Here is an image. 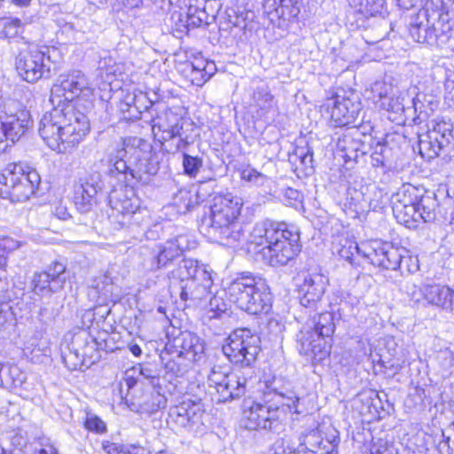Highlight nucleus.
Listing matches in <instances>:
<instances>
[{
    "label": "nucleus",
    "instance_id": "obj_33",
    "mask_svg": "<svg viewBox=\"0 0 454 454\" xmlns=\"http://www.w3.org/2000/svg\"><path fill=\"white\" fill-rule=\"evenodd\" d=\"M171 279H178L183 283L190 278L208 277V272L200 266L197 260L192 258H184L181 260L176 268L170 271L168 275Z\"/></svg>",
    "mask_w": 454,
    "mask_h": 454
},
{
    "label": "nucleus",
    "instance_id": "obj_2",
    "mask_svg": "<svg viewBox=\"0 0 454 454\" xmlns=\"http://www.w3.org/2000/svg\"><path fill=\"white\" fill-rule=\"evenodd\" d=\"M248 241L262 247L257 256L272 267L286 265L299 254L301 247L295 227L269 219L255 223Z\"/></svg>",
    "mask_w": 454,
    "mask_h": 454
},
{
    "label": "nucleus",
    "instance_id": "obj_56",
    "mask_svg": "<svg viewBox=\"0 0 454 454\" xmlns=\"http://www.w3.org/2000/svg\"><path fill=\"white\" fill-rule=\"evenodd\" d=\"M90 337V332L88 329L84 328L83 325H75L72 327L64 336L65 340H74V339L88 340Z\"/></svg>",
    "mask_w": 454,
    "mask_h": 454
},
{
    "label": "nucleus",
    "instance_id": "obj_46",
    "mask_svg": "<svg viewBox=\"0 0 454 454\" xmlns=\"http://www.w3.org/2000/svg\"><path fill=\"white\" fill-rule=\"evenodd\" d=\"M126 220L128 221L126 226L134 224L142 227L143 229H146L151 224L150 211L146 207H142L140 206L139 208L135 210L129 217H127Z\"/></svg>",
    "mask_w": 454,
    "mask_h": 454
},
{
    "label": "nucleus",
    "instance_id": "obj_61",
    "mask_svg": "<svg viewBox=\"0 0 454 454\" xmlns=\"http://www.w3.org/2000/svg\"><path fill=\"white\" fill-rule=\"evenodd\" d=\"M20 246L19 241L9 237H4L0 239V250L4 254L19 248Z\"/></svg>",
    "mask_w": 454,
    "mask_h": 454
},
{
    "label": "nucleus",
    "instance_id": "obj_12",
    "mask_svg": "<svg viewBox=\"0 0 454 454\" xmlns=\"http://www.w3.org/2000/svg\"><path fill=\"white\" fill-rule=\"evenodd\" d=\"M362 105L358 95L353 91L341 90L333 98L331 120L335 126L359 125L356 121L361 114Z\"/></svg>",
    "mask_w": 454,
    "mask_h": 454
},
{
    "label": "nucleus",
    "instance_id": "obj_43",
    "mask_svg": "<svg viewBox=\"0 0 454 454\" xmlns=\"http://www.w3.org/2000/svg\"><path fill=\"white\" fill-rule=\"evenodd\" d=\"M231 311L228 303L225 302L223 297L214 295L210 298L208 302V310L207 312L209 321L229 317Z\"/></svg>",
    "mask_w": 454,
    "mask_h": 454
},
{
    "label": "nucleus",
    "instance_id": "obj_16",
    "mask_svg": "<svg viewBox=\"0 0 454 454\" xmlns=\"http://www.w3.org/2000/svg\"><path fill=\"white\" fill-rule=\"evenodd\" d=\"M204 410L200 402L184 400L178 405L171 408L169 420L180 428L191 433H200L204 426L202 418Z\"/></svg>",
    "mask_w": 454,
    "mask_h": 454
},
{
    "label": "nucleus",
    "instance_id": "obj_29",
    "mask_svg": "<svg viewBox=\"0 0 454 454\" xmlns=\"http://www.w3.org/2000/svg\"><path fill=\"white\" fill-rule=\"evenodd\" d=\"M249 299V307H246L244 311L252 315L268 313L271 308L272 296L264 279L257 280V286Z\"/></svg>",
    "mask_w": 454,
    "mask_h": 454
},
{
    "label": "nucleus",
    "instance_id": "obj_17",
    "mask_svg": "<svg viewBox=\"0 0 454 454\" xmlns=\"http://www.w3.org/2000/svg\"><path fill=\"white\" fill-rule=\"evenodd\" d=\"M108 199L112 208L111 217L121 227H126L127 217H129L141 206V200L131 186H124L112 191Z\"/></svg>",
    "mask_w": 454,
    "mask_h": 454
},
{
    "label": "nucleus",
    "instance_id": "obj_54",
    "mask_svg": "<svg viewBox=\"0 0 454 454\" xmlns=\"http://www.w3.org/2000/svg\"><path fill=\"white\" fill-rule=\"evenodd\" d=\"M204 335L207 339H212L214 337H221L223 340L227 337L231 333L227 332L226 329H223L222 325L218 324V322L211 320L209 325H207L204 329Z\"/></svg>",
    "mask_w": 454,
    "mask_h": 454
},
{
    "label": "nucleus",
    "instance_id": "obj_14",
    "mask_svg": "<svg viewBox=\"0 0 454 454\" xmlns=\"http://www.w3.org/2000/svg\"><path fill=\"white\" fill-rule=\"evenodd\" d=\"M105 190L102 175L98 171L89 173L75 186L74 202L81 213L91 211L98 204V195Z\"/></svg>",
    "mask_w": 454,
    "mask_h": 454
},
{
    "label": "nucleus",
    "instance_id": "obj_4",
    "mask_svg": "<svg viewBox=\"0 0 454 454\" xmlns=\"http://www.w3.org/2000/svg\"><path fill=\"white\" fill-rule=\"evenodd\" d=\"M108 163L110 174L141 184H147L159 170L151 145L137 137L123 139L110 154Z\"/></svg>",
    "mask_w": 454,
    "mask_h": 454
},
{
    "label": "nucleus",
    "instance_id": "obj_47",
    "mask_svg": "<svg viewBox=\"0 0 454 454\" xmlns=\"http://www.w3.org/2000/svg\"><path fill=\"white\" fill-rule=\"evenodd\" d=\"M8 284L0 278V325H4L12 316L11 306L7 302Z\"/></svg>",
    "mask_w": 454,
    "mask_h": 454
},
{
    "label": "nucleus",
    "instance_id": "obj_31",
    "mask_svg": "<svg viewBox=\"0 0 454 454\" xmlns=\"http://www.w3.org/2000/svg\"><path fill=\"white\" fill-rule=\"evenodd\" d=\"M125 403L131 411L151 414L165 406L166 398L157 390L151 394H144L140 398H126Z\"/></svg>",
    "mask_w": 454,
    "mask_h": 454
},
{
    "label": "nucleus",
    "instance_id": "obj_23",
    "mask_svg": "<svg viewBox=\"0 0 454 454\" xmlns=\"http://www.w3.org/2000/svg\"><path fill=\"white\" fill-rule=\"evenodd\" d=\"M418 29L410 28V35L415 42L426 43L432 47H439L447 43L450 37L449 33L451 31V25L450 22L442 24L441 34H437L439 27H436L435 22L431 23L430 20L427 19L426 28H423L424 34L419 35Z\"/></svg>",
    "mask_w": 454,
    "mask_h": 454
},
{
    "label": "nucleus",
    "instance_id": "obj_40",
    "mask_svg": "<svg viewBox=\"0 0 454 454\" xmlns=\"http://www.w3.org/2000/svg\"><path fill=\"white\" fill-rule=\"evenodd\" d=\"M113 294V282L106 274H101L95 278L90 287L88 295L90 299L99 301H106Z\"/></svg>",
    "mask_w": 454,
    "mask_h": 454
},
{
    "label": "nucleus",
    "instance_id": "obj_58",
    "mask_svg": "<svg viewBox=\"0 0 454 454\" xmlns=\"http://www.w3.org/2000/svg\"><path fill=\"white\" fill-rule=\"evenodd\" d=\"M387 148L385 145L380 143L374 148L373 153L371 155L372 164L373 167H383L385 164L386 153Z\"/></svg>",
    "mask_w": 454,
    "mask_h": 454
},
{
    "label": "nucleus",
    "instance_id": "obj_11",
    "mask_svg": "<svg viewBox=\"0 0 454 454\" xmlns=\"http://www.w3.org/2000/svg\"><path fill=\"white\" fill-rule=\"evenodd\" d=\"M209 387L215 388L219 402H228L240 397L245 393L246 380H242L224 368L214 366L207 375Z\"/></svg>",
    "mask_w": 454,
    "mask_h": 454
},
{
    "label": "nucleus",
    "instance_id": "obj_22",
    "mask_svg": "<svg viewBox=\"0 0 454 454\" xmlns=\"http://www.w3.org/2000/svg\"><path fill=\"white\" fill-rule=\"evenodd\" d=\"M162 345L160 352L161 360L183 358L189 362L199 361L204 353L203 342H160Z\"/></svg>",
    "mask_w": 454,
    "mask_h": 454
},
{
    "label": "nucleus",
    "instance_id": "obj_63",
    "mask_svg": "<svg viewBox=\"0 0 454 454\" xmlns=\"http://www.w3.org/2000/svg\"><path fill=\"white\" fill-rule=\"evenodd\" d=\"M176 16L177 17V20L176 21V30L180 32L188 31L190 28H192L191 26H185V16H183L180 13H174L172 15V19L175 20Z\"/></svg>",
    "mask_w": 454,
    "mask_h": 454
},
{
    "label": "nucleus",
    "instance_id": "obj_48",
    "mask_svg": "<svg viewBox=\"0 0 454 454\" xmlns=\"http://www.w3.org/2000/svg\"><path fill=\"white\" fill-rule=\"evenodd\" d=\"M0 27H2L1 34L6 38H12L19 34L22 22L18 18H1Z\"/></svg>",
    "mask_w": 454,
    "mask_h": 454
},
{
    "label": "nucleus",
    "instance_id": "obj_59",
    "mask_svg": "<svg viewBox=\"0 0 454 454\" xmlns=\"http://www.w3.org/2000/svg\"><path fill=\"white\" fill-rule=\"evenodd\" d=\"M242 178L248 182H252L257 185H262L264 182L267 180L266 176L262 175V173L258 172L254 168L244 170L242 172Z\"/></svg>",
    "mask_w": 454,
    "mask_h": 454
},
{
    "label": "nucleus",
    "instance_id": "obj_44",
    "mask_svg": "<svg viewBox=\"0 0 454 454\" xmlns=\"http://www.w3.org/2000/svg\"><path fill=\"white\" fill-rule=\"evenodd\" d=\"M173 152L176 151L174 150ZM181 152L183 153L182 165L184 174L190 177H195L203 166L202 158L199 156H192L185 153L184 150Z\"/></svg>",
    "mask_w": 454,
    "mask_h": 454
},
{
    "label": "nucleus",
    "instance_id": "obj_10",
    "mask_svg": "<svg viewBox=\"0 0 454 454\" xmlns=\"http://www.w3.org/2000/svg\"><path fill=\"white\" fill-rule=\"evenodd\" d=\"M417 188L411 185L403 187L392 197V210L396 221L404 226L413 229L420 223L418 214Z\"/></svg>",
    "mask_w": 454,
    "mask_h": 454
},
{
    "label": "nucleus",
    "instance_id": "obj_52",
    "mask_svg": "<svg viewBox=\"0 0 454 454\" xmlns=\"http://www.w3.org/2000/svg\"><path fill=\"white\" fill-rule=\"evenodd\" d=\"M403 101V98L399 96H395V92H393L392 95L380 103V107L387 112L402 114L404 112V105Z\"/></svg>",
    "mask_w": 454,
    "mask_h": 454
},
{
    "label": "nucleus",
    "instance_id": "obj_9",
    "mask_svg": "<svg viewBox=\"0 0 454 454\" xmlns=\"http://www.w3.org/2000/svg\"><path fill=\"white\" fill-rule=\"evenodd\" d=\"M51 59L50 50L27 47L16 57L15 67L19 75L27 82H35L51 75Z\"/></svg>",
    "mask_w": 454,
    "mask_h": 454
},
{
    "label": "nucleus",
    "instance_id": "obj_8",
    "mask_svg": "<svg viewBox=\"0 0 454 454\" xmlns=\"http://www.w3.org/2000/svg\"><path fill=\"white\" fill-rule=\"evenodd\" d=\"M300 443L294 451L286 452V441L278 439L270 454H338L337 447L340 442L337 435L326 437L321 428L309 430L300 436Z\"/></svg>",
    "mask_w": 454,
    "mask_h": 454
},
{
    "label": "nucleus",
    "instance_id": "obj_24",
    "mask_svg": "<svg viewBox=\"0 0 454 454\" xmlns=\"http://www.w3.org/2000/svg\"><path fill=\"white\" fill-rule=\"evenodd\" d=\"M32 123L29 111L21 109L14 114L7 115L4 121H2V128L6 139L14 143L26 133Z\"/></svg>",
    "mask_w": 454,
    "mask_h": 454
},
{
    "label": "nucleus",
    "instance_id": "obj_28",
    "mask_svg": "<svg viewBox=\"0 0 454 454\" xmlns=\"http://www.w3.org/2000/svg\"><path fill=\"white\" fill-rule=\"evenodd\" d=\"M338 314L340 318L345 317L344 308L341 304L338 308H332V312L319 314L317 320L312 323V331L309 333V339L315 340V338H330L332 337L335 325L333 323V316Z\"/></svg>",
    "mask_w": 454,
    "mask_h": 454
},
{
    "label": "nucleus",
    "instance_id": "obj_64",
    "mask_svg": "<svg viewBox=\"0 0 454 454\" xmlns=\"http://www.w3.org/2000/svg\"><path fill=\"white\" fill-rule=\"evenodd\" d=\"M53 214L56 217H58L60 220H67L70 216L67 207L61 204L55 206Z\"/></svg>",
    "mask_w": 454,
    "mask_h": 454
},
{
    "label": "nucleus",
    "instance_id": "obj_51",
    "mask_svg": "<svg viewBox=\"0 0 454 454\" xmlns=\"http://www.w3.org/2000/svg\"><path fill=\"white\" fill-rule=\"evenodd\" d=\"M370 195L366 196L367 200H366V202H367V207H366V211H369V210H377L379 208H381L383 207V205H384V200H385V197L383 195V192L381 190L378 189L376 186L372 185L371 186L370 185Z\"/></svg>",
    "mask_w": 454,
    "mask_h": 454
},
{
    "label": "nucleus",
    "instance_id": "obj_5",
    "mask_svg": "<svg viewBox=\"0 0 454 454\" xmlns=\"http://www.w3.org/2000/svg\"><path fill=\"white\" fill-rule=\"evenodd\" d=\"M40 183L41 177L35 168L11 163L0 174V196L12 202H23L35 193Z\"/></svg>",
    "mask_w": 454,
    "mask_h": 454
},
{
    "label": "nucleus",
    "instance_id": "obj_20",
    "mask_svg": "<svg viewBox=\"0 0 454 454\" xmlns=\"http://www.w3.org/2000/svg\"><path fill=\"white\" fill-rule=\"evenodd\" d=\"M189 239L185 235H178L175 239L167 240L164 244L153 250L151 269L158 270L167 267L171 262L178 258L184 251L189 249Z\"/></svg>",
    "mask_w": 454,
    "mask_h": 454
},
{
    "label": "nucleus",
    "instance_id": "obj_13",
    "mask_svg": "<svg viewBox=\"0 0 454 454\" xmlns=\"http://www.w3.org/2000/svg\"><path fill=\"white\" fill-rule=\"evenodd\" d=\"M242 423L248 430H276L279 427L278 409L254 401H246L242 413Z\"/></svg>",
    "mask_w": 454,
    "mask_h": 454
},
{
    "label": "nucleus",
    "instance_id": "obj_38",
    "mask_svg": "<svg viewBox=\"0 0 454 454\" xmlns=\"http://www.w3.org/2000/svg\"><path fill=\"white\" fill-rule=\"evenodd\" d=\"M370 185L356 183L348 186L346 199L350 206L355 207L356 212H365L367 207L366 196L370 195Z\"/></svg>",
    "mask_w": 454,
    "mask_h": 454
},
{
    "label": "nucleus",
    "instance_id": "obj_6",
    "mask_svg": "<svg viewBox=\"0 0 454 454\" xmlns=\"http://www.w3.org/2000/svg\"><path fill=\"white\" fill-rule=\"evenodd\" d=\"M348 248L343 247L340 251L341 257L352 260L354 252L367 259L370 263L385 270H395L399 268L403 259V249L394 247L387 242L372 240L356 244L348 242Z\"/></svg>",
    "mask_w": 454,
    "mask_h": 454
},
{
    "label": "nucleus",
    "instance_id": "obj_18",
    "mask_svg": "<svg viewBox=\"0 0 454 454\" xmlns=\"http://www.w3.org/2000/svg\"><path fill=\"white\" fill-rule=\"evenodd\" d=\"M411 299L419 301L423 297L428 304L442 308V309H454V291L448 286L441 284H423L419 293H410Z\"/></svg>",
    "mask_w": 454,
    "mask_h": 454
},
{
    "label": "nucleus",
    "instance_id": "obj_25",
    "mask_svg": "<svg viewBox=\"0 0 454 454\" xmlns=\"http://www.w3.org/2000/svg\"><path fill=\"white\" fill-rule=\"evenodd\" d=\"M326 280L321 274H308L305 276L301 286V304L306 308H317L325 291Z\"/></svg>",
    "mask_w": 454,
    "mask_h": 454
},
{
    "label": "nucleus",
    "instance_id": "obj_15",
    "mask_svg": "<svg viewBox=\"0 0 454 454\" xmlns=\"http://www.w3.org/2000/svg\"><path fill=\"white\" fill-rule=\"evenodd\" d=\"M452 137V130L449 124L436 123L426 133L419 136V153L427 160L434 159L450 145Z\"/></svg>",
    "mask_w": 454,
    "mask_h": 454
},
{
    "label": "nucleus",
    "instance_id": "obj_35",
    "mask_svg": "<svg viewBox=\"0 0 454 454\" xmlns=\"http://www.w3.org/2000/svg\"><path fill=\"white\" fill-rule=\"evenodd\" d=\"M211 2H206L204 7L190 5L185 14V26H191L192 28L199 27L203 25H209L215 19V12L209 9Z\"/></svg>",
    "mask_w": 454,
    "mask_h": 454
},
{
    "label": "nucleus",
    "instance_id": "obj_42",
    "mask_svg": "<svg viewBox=\"0 0 454 454\" xmlns=\"http://www.w3.org/2000/svg\"><path fill=\"white\" fill-rule=\"evenodd\" d=\"M31 286L33 292L39 296H49L59 291L58 288L53 286L49 273H44V271L34 274Z\"/></svg>",
    "mask_w": 454,
    "mask_h": 454
},
{
    "label": "nucleus",
    "instance_id": "obj_21",
    "mask_svg": "<svg viewBox=\"0 0 454 454\" xmlns=\"http://www.w3.org/2000/svg\"><path fill=\"white\" fill-rule=\"evenodd\" d=\"M363 137L364 136L358 129V125H355L338 138L337 148L346 161H356L359 156L366 153L367 145Z\"/></svg>",
    "mask_w": 454,
    "mask_h": 454
},
{
    "label": "nucleus",
    "instance_id": "obj_45",
    "mask_svg": "<svg viewBox=\"0 0 454 454\" xmlns=\"http://www.w3.org/2000/svg\"><path fill=\"white\" fill-rule=\"evenodd\" d=\"M66 265L62 262H54L51 263L44 273H49V277L53 282V286L60 290L66 282Z\"/></svg>",
    "mask_w": 454,
    "mask_h": 454
},
{
    "label": "nucleus",
    "instance_id": "obj_19",
    "mask_svg": "<svg viewBox=\"0 0 454 454\" xmlns=\"http://www.w3.org/2000/svg\"><path fill=\"white\" fill-rule=\"evenodd\" d=\"M260 278L250 272L239 274L226 288V294L230 301L240 309L245 310L246 307H249V298L254 292L257 280H260Z\"/></svg>",
    "mask_w": 454,
    "mask_h": 454
},
{
    "label": "nucleus",
    "instance_id": "obj_1",
    "mask_svg": "<svg viewBox=\"0 0 454 454\" xmlns=\"http://www.w3.org/2000/svg\"><path fill=\"white\" fill-rule=\"evenodd\" d=\"M93 89L80 70L62 74L51 88L54 106L39 122V134L46 145L59 153H71L88 135L90 126L87 116L76 109L73 100L81 95L90 97Z\"/></svg>",
    "mask_w": 454,
    "mask_h": 454
},
{
    "label": "nucleus",
    "instance_id": "obj_53",
    "mask_svg": "<svg viewBox=\"0 0 454 454\" xmlns=\"http://www.w3.org/2000/svg\"><path fill=\"white\" fill-rule=\"evenodd\" d=\"M267 331L270 339H285L286 325L278 319L271 318L268 321Z\"/></svg>",
    "mask_w": 454,
    "mask_h": 454
},
{
    "label": "nucleus",
    "instance_id": "obj_30",
    "mask_svg": "<svg viewBox=\"0 0 454 454\" xmlns=\"http://www.w3.org/2000/svg\"><path fill=\"white\" fill-rule=\"evenodd\" d=\"M186 72L192 84L202 86L215 74L216 67L214 61L199 57L186 65Z\"/></svg>",
    "mask_w": 454,
    "mask_h": 454
},
{
    "label": "nucleus",
    "instance_id": "obj_7",
    "mask_svg": "<svg viewBox=\"0 0 454 454\" xmlns=\"http://www.w3.org/2000/svg\"><path fill=\"white\" fill-rule=\"evenodd\" d=\"M153 133L160 141L177 138L175 151H184L193 143V125L174 111L168 109L153 120Z\"/></svg>",
    "mask_w": 454,
    "mask_h": 454
},
{
    "label": "nucleus",
    "instance_id": "obj_37",
    "mask_svg": "<svg viewBox=\"0 0 454 454\" xmlns=\"http://www.w3.org/2000/svg\"><path fill=\"white\" fill-rule=\"evenodd\" d=\"M331 346L327 342H301L299 352L313 364L320 363L329 356Z\"/></svg>",
    "mask_w": 454,
    "mask_h": 454
},
{
    "label": "nucleus",
    "instance_id": "obj_34",
    "mask_svg": "<svg viewBox=\"0 0 454 454\" xmlns=\"http://www.w3.org/2000/svg\"><path fill=\"white\" fill-rule=\"evenodd\" d=\"M418 214L420 215V223H432L435 220V209L438 207L436 195L428 191L417 188Z\"/></svg>",
    "mask_w": 454,
    "mask_h": 454
},
{
    "label": "nucleus",
    "instance_id": "obj_39",
    "mask_svg": "<svg viewBox=\"0 0 454 454\" xmlns=\"http://www.w3.org/2000/svg\"><path fill=\"white\" fill-rule=\"evenodd\" d=\"M253 101L258 107L259 116H265L270 111L276 107V101L267 85H261L255 88L253 93Z\"/></svg>",
    "mask_w": 454,
    "mask_h": 454
},
{
    "label": "nucleus",
    "instance_id": "obj_32",
    "mask_svg": "<svg viewBox=\"0 0 454 454\" xmlns=\"http://www.w3.org/2000/svg\"><path fill=\"white\" fill-rule=\"evenodd\" d=\"M305 0H266L264 3L265 10L276 16L285 20H292L298 17L301 8L304 7Z\"/></svg>",
    "mask_w": 454,
    "mask_h": 454
},
{
    "label": "nucleus",
    "instance_id": "obj_49",
    "mask_svg": "<svg viewBox=\"0 0 454 454\" xmlns=\"http://www.w3.org/2000/svg\"><path fill=\"white\" fill-rule=\"evenodd\" d=\"M371 454H397V450L395 448L392 442L384 438L372 437L370 448Z\"/></svg>",
    "mask_w": 454,
    "mask_h": 454
},
{
    "label": "nucleus",
    "instance_id": "obj_36",
    "mask_svg": "<svg viewBox=\"0 0 454 454\" xmlns=\"http://www.w3.org/2000/svg\"><path fill=\"white\" fill-rule=\"evenodd\" d=\"M76 342H64L60 346L63 363L70 371L82 370L85 357L75 346Z\"/></svg>",
    "mask_w": 454,
    "mask_h": 454
},
{
    "label": "nucleus",
    "instance_id": "obj_41",
    "mask_svg": "<svg viewBox=\"0 0 454 454\" xmlns=\"http://www.w3.org/2000/svg\"><path fill=\"white\" fill-rule=\"evenodd\" d=\"M140 103H149L146 95L140 93L139 95L127 96L119 106L123 117L128 120L140 119L142 114V107L138 106Z\"/></svg>",
    "mask_w": 454,
    "mask_h": 454
},
{
    "label": "nucleus",
    "instance_id": "obj_3",
    "mask_svg": "<svg viewBox=\"0 0 454 454\" xmlns=\"http://www.w3.org/2000/svg\"><path fill=\"white\" fill-rule=\"evenodd\" d=\"M242 205V199L231 193L215 195L210 214L200 224V232L213 242L229 247H239L247 240L243 227L238 222Z\"/></svg>",
    "mask_w": 454,
    "mask_h": 454
},
{
    "label": "nucleus",
    "instance_id": "obj_55",
    "mask_svg": "<svg viewBox=\"0 0 454 454\" xmlns=\"http://www.w3.org/2000/svg\"><path fill=\"white\" fill-rule=\"evenodd\" d=\"M84 426L88 430L98 434H102L106 431L105 422L99 417L92 413H87Z\"/></svg>",
    "mask_w": 454,
    "mask_h": 454
},
{
    "label": "nucleus",
    "instance_id": "obj_27",
    "mask_svg": "<svg viewBox=\"0 0 454 454\" xmlns=\"http://www.w3.org/2000/svg\"><path fill=\"white\" fill-rule=\"evenodd\" d=\"M260 347L252 342H227L223 352L233 363L249 366L255 361Z\"/></svg>",
    "mask_w": 454,
    "mask_h": 454
},
{
    "label": "nucleus",
    "instance_id": "obj_60",
    "mask_svg": "<svg viewBox=\"0 0 454 454\" xmlns=\"http://www.w3.org/2000/svg\"><path fill=\"white\" fill-rule=\"evenodd\" d=\"M102 449L106 454H130L129 451L125 450L123 445L110 442H103Z\"/></svg>",
    "mask_w": 454,
    "mask_h": 454
},
{
    "label": "nucleus",
    "instance_id": "obj_26",
    "mask_svg": "<svg viewBox=\"0 0 454 454\" xmlns=\"http://www.w3.org/2000/svg\"><path fill=\"white\" fill-rule=\"evenodd\" d=\"M211 286V278H190L179 284L180 299L191 305H196L199 301L207 298L208 294V288Z\"/></svg>",
    "mask_w": 454,
    "mask_h": 454
},
{
    "label": "nucleus",
    "instance_id": "obj_62",
    "mask_svg": "<svg viewBox=\"0 0 454 454\" xmlns=\"http://www.w3.org/2000/svg\"><path fill=\"white\" fill-rule=\"evenodd\" d=\"M139 374L144 378L151 380V383L153 387L158 385L159 379L156 376V372L148 366H140Z\"/></svg>",
    "mask_w": 454,
    "mask_h": 454
},
{
    "label": "nucleus",
    "instance_id": "obj_57",
    "mask_svg": "<svg viewBox=\"0 0 454 454\" xmlns=\"http://www.w3.org/2000/svg\"><path fill=\"white\" fill-rule=\"evenodd\" d=\"M256 332L248 327L237 328L232 331L224 340H247L255 336Z\"/></svg>",
    "mask_w": 454,
    "mask_h": 454
},
{
    "label": "nucleus",
    "instance_id": "obj_50",
    "mask_svg": "<svg viewBox=\"0 0 454 454\" xmlns=\"http://www.w3.org/2000/svg\"><path fill=\"white\" fill-rule=\"evenodd\" d=\"M394 92V89L390 84L383 82H376L372 87V93L373 94V101L379 106L382 101L387 98Z\"/></svg>",
    "mask_w": 454,
    "mask_h": 454
}]
</instances>
